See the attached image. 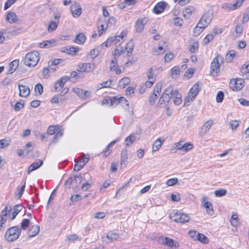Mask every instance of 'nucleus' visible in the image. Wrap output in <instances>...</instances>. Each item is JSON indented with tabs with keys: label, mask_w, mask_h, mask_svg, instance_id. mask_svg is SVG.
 Instances as JSON below:
<instances>
[{
	"label": "nucleus",
	"mask_w": 249,
	"mask_h": 249,
	"mask_svg": "<svg viewBox=\"0 0 249 249\" xmlns=\"http://www.w3.org/2000/svg\"><path fill=\"white\" fill-rule=\"evenodd\" d=\"M224 63V57L220 54L213 58L211 62L210 73L211 75L215 77L219 75L220 66Z\"/></svg>",
	"instance_id": "f257e3e1"
},
{
	"label": "nucleus",
	"mask_w": 249,
	"mask_h": 249,
	"mask_svg": "<svg viewBox=\"0 0 249 249\" xmlns=\"http://www.w3.org/2000/svg\"><path fill=\"white\" fill-rule=\"evenodd\" d=\"M39 53L37 51L28 53L24 59V63L29 67H35L39 60Z\"/></svg>",
	"instance_id": "f03ea898"
},
{
	"label": "nucleus",
	"mask_w": 249,
	"mask_h": 249,
	"mask_svg": "<svg viewBox=\"0 0 249 249\" xmlns=\"http://www.w3.org/2000/svg\"><path fill=\"white\" fill-rule=\"evenodd\" d=\"M21 232V229L19 228L18 226L11 227L5 233V239L8 242H13L18 238Z\"/></svg>",
	"instance_id": "7ed1b4c3"
},
{
	"label": "nucleus",
	"mask_w": 249,
	"mask_h": 249,
	"mask_svg": "<svg viewBox=\"0 0 249 249\" xmlns=\"http://www.w3.org/2000/svg\"><path fill=\"white\" fill-rule=\"evenodd\" d=\"M170 217L175 222L180 223L188 222L190 219L187 214L177 211L170 213Z\"/></svg>",
	"instance_id": "20e7f679"
},
{
	"label": "nucleus",
	"mask_w": 249,
	"mask_h": 249,
	"mask_svg": "<svg viewBox=\"0 0 249 249\" xmlns=\"http://www.w3.org/2000/svg\"><path fill=\"white\" fill-rule=\"evenodd\" d=\"M89 159V154L85 155L83 153L75 160L76 163L74 165V170L76 171L80 170L88 162Z\"/></svg>",
	"instance_id": "39448f33"
},
{
	"label": "nucleus",
	"mask_w": 249,
	"mask_h": 249,
	"mask_svg": "<svg viewBox=\"0 0 249 249\" xmlns=\"http://www.w3.org/2000/svg\"><path fill=\"white\" fill-rule=\"evenodd\" d=\"M200 90V88L199 87V83L197 82L190 89L188 93V97H186L185 99L184 105H185L187 103H189L190 102V99L191 101H193L194 99Z\"/></svg>",
	"instance_id": "423d86ee"
},
{
	"label": "nucleus",
	"mask_w": 249,
	"mask_h": 249,
	"mask_svg": "<svg viewBox=\"0 0 249 249\" xmlns=\"http://www.w3.org/2000/svg\"><path fill=\"white\" fill-rule=\"evenodd\" d=\"M95 68L94 63H85L78 65L77 71L80 72H89L93 71Z\"/></svg>",
	"instance_id": "0eeeda50"
},
{
	"label": "nucleus",
	"mask_w": 249,
	"mask_h": 249,
	"mask_svg": "<svg viewBox=\"0 0 249 249\" xmlns=\"http://www.w3.org/2000/svg\"><path fill=\"white\" fill-rule=\"evenodd\" d=\"M163 245H166L170 248H178L179 247L178 243L169 237H162L160 239Z\"/></svg>",
	"instance_id": "6e6552de"
},
{
	"label": "nucleus",
	"mask_w": 249,
	"mask_h": 249,
	"mask_svg": "<svg viewBox=\"0 0 249 249\" xmlns=\"http://www.w3.org/2000/svg\"><path fill=\"white\" fill-rule=\"evenodd\" d=\"M70 80L68 76H65L61 77L55 83L54 88L56 92L60 91L63 88L65 83Z\"/></svg>",
	"instance_id": "1a4fd4ad"
},
{
	"label": "nucleus",
	"mask_w": 249,
	"mask_h": 249,
	"mask_svg": "<svg viewBox=\"0 0 249 249\" xmlns=\"http://www.w3.org/2000/svg\"><path fill=\"white\" fill-rule=\"evenodd\" d=\"M244 81L242 79H236L231 80L230 85L233 90L236 91L242 89L244 86Z\"/></svg>",
	"instance_id": "9d476101"
},
{
	"label": "nucleus",
	"mask_w": 249,
	"mask_h": 249,
	"mask_svg": "<svg viewBox=\"0 0 249 249\" xmlns=\"http://www.w3.org/2000/svg\"><path fill=\"white\" fill-rule=\"evenodd\" d=\"M73 91L81 98L86 100L90 96V92L87 90H84L83 89L76 88L73 89Z\"/></svg>",
	"instance_id": "9b49d317"
},
{
	"label": "nucleus",
	"mask_w": 249,
	"mask_h": 249,
	"mask_svg": "<svg viewBox=\"0 0 249 249\" xmlns=\"http://www.w3.org/2000/svg\"><path fill=\"white\" fill-rule=\"evenodd\" d=\"M70 10L74 18L79 17L82 13V8L77 3L72 4L71 6Z\"/></svg>",
	"instance_id": "f8f14e48"
},
{
	"label": "nucleus",
	"mask_w": 249,
	"mask_h": 249,
	"mask_svg": "<svg viewBox=\"0 0 249 249\" xmlns=\"http://www.w3.org/2000/svg\"><path fill=\"white\" fill-rule=\"evenodd\" d=\"M167 3L163 1L157 3L154 7L153 12L156 14L161 13L165 9Z\"/></svg>",
	"instance_id": "ddd939ff"
},
{
	"label": "nucleus",
	"mask_w": 249,
	"mask_h": 249,
	"mask_svg": "<svg viewBox=\"0 0 249 249\" xmlns=\"http://www.w3.org/2000/svg\"><path fill=\"white\" fill-rule=\"evenodd\" d=\"M79 50L78 47L65 46L61 48V51L70 55H74Z\"/></svg>",
	"instance_id": "4468645a"
},
{
	"label": "nucleus",
	"mask_w": 249,
	"mask_h": 249,
	"mask_svg": "<svg viewBox=\"0 0 249 249\" xmlns=\"http://www.w3.org/2000/svg\"><path fill=\"white\" fill-rule=\"evenodd\" d=\"M18 87L19 90V95L20 96L22 97H27L29 95L30 93V90L28 86L22 84H19Z\"/></svg>",
	"instance_id": "2eb2a0df"
},
{
	"label": "nucleus",
	"mask_w": 249,
	"mask_h": 249,
	"mask_svg": "<svg viewBox=\"0 0 249 249\" xmlns=\"http://www.w3.org/2000/svg\"><path fill=\"white\" fill-rule=\"evenodd\" d=\"M144 20V18H139L136 21L135 23V30L137 33H141L143 31L145 24Z\"/></svg>",
	"instance_id": "dca6fc26"
},
{
	"label": "nucleus",
	"mask_w": 249,
	"mask_h": 249,
	"mask_svg": "<svg viewBox=\"0 0 249 249\" xmlns=\"http://www.w3.org/2000/svg\"><path fill=\"white\" fill-rule=\"evenodd\" d=\"M127 152L126 148H123L121 152V165L122 167H126L128 163L127 161Z\"/></svg>",
	"instance_id": "f3484780"
},
{
	"label": "nucleus",
	"mask_w": 249,
	"mask_h": 249,
	"mask_svg": "<svg viewBox=\"0 0 249 249\" xmlns=\"http://www.w3.org/2000/svg\"><path fill=\"white\" fill-rule=\"evenodd\" d=\"M67 184H69V188H74L79 185L74 176H70L68 179L65 181L64 185Z\"/></svg>",
	"instance_id": "a211bd4d"
},
{
	"label": "nucleus",
	"mask_w": 249,
	"mask_h": 249,
	"mask_svg": "<svg viewBox=\"0 0 249 249\" xmlns=\"http://www.w3.org/2000/svg\"><path fill=\"white\" fill-rule=\"evenodd\" d=\"M43 163V161L41 160H39L38 161H36L32 163L29 167L28 169V174H29L30 173L38 168H39Z\"/></svg>",
	"instance_id": "6ab92c4d"
},
{
	"label": "nucleus",
	"mask_w": 249,
	"mask_h": 249,
	"mask_svg": "<svg viewBox=\"0 0 249 249\" xmlns=\"http://www.w3.org/2000/svg\"><path fill=\"white\" fill-rule=\"evenodd\" d=\"M19 65V60L15 59L9 63V69L8 71L7 74L13 73L18 68Z\"/></svg>",
	"instance_id": "aec40b11"
},
{
	"label": "nucleus",
	"mask_w": 249,
	"mask_h": 249,
	"mask_svg": "<svg viewBox=\"0 0 249 249\" xmlns=\"http://www.w3.org/2000/svg\"><path fill=\"white\" fill-rule=\"evenodd\" d=\"M240 72L245 76V78L249 79V62H247L243 65L240 69Z\"/></svg>",
	"instance_id": "412c9836"
},
{
	"label": "nucleus",
	"mask_w": 249,
	"mask_h": 249,
	"mask_svg": "<svg viewBox=\"0 0 249 249\" xmlns=\"http://www.w3.org/2000/svg\"><path fill=\"white\" fill-rule=\"evenodd\" d=\"M23 208L21 204H17L13 207V212L12 213V216L10 218L11 220H13L17 215V214L22 210Z\"/></svg>",
	"instance_id": "4be33fe9"
},
{
	"label": "nucleus",
	"mask_w": 249,
	"mask_h": 249,
	"mask_svg": "<svg viewBox=\"0 0 249 249\" xmlns=\"http://www.w3.org/2000/svg\"><path fill=\"white\" fill-rule=\"evenodd\" d=\"M39 231V227L37 225L32 226L28 231V235L30 237H34L37 235Z\"/></svg>",
	"instance_id": "5701e85b"
},
{
	"label": "nucleus",
	"mask_w": 249,
	"mask_h": 249,
	"mask_svg": "<svg viewBox=\"0 0 249 249\" xmlns=\"http://www.w3.org/2000/svg\"><path fill=\"white\" fill-rule=\"evenodd\" d=\"M203 206L206 209V213L209 215H212L214 213L212 203L211 202H205Z\"/></svg>",
	"instance_id": "b1692460"
},
{
	"label": "nucleus",
	"mask_w": 249,
	"mask_h": 249,
	"mask_svg": "<svg viewBox=\"0 0 249 249\" xmlns=\"http://www.w3.org/2000/svg\"><path fill=\"white\" fill-rule=\"evenodd\" d=\"M172 97L170 95H167V94L162 93L159 99V102L161 105L163 104L166 105L168 104Z\"/></svg>",
	"instance_id": "393cba45"
},
{
	"label": "nucleus",
	"mask_w": 249,
	"mask_h": 249,
	"mask_svg": "<svg viewBox=\"0 0 249 249\" xmlns=\"http://www.w3.org/2000/svg\"><path fill=\"white\" fill-rule=\"evenodd\" d=\"M130 82V79L128 77L122 78L119 82L118 86L121 89H124Z\"/></svg>",
	"instance_id": "a878e982"
},
{
	"label": "nucleus",
	"mask_w": 249,
	"mask_h": 249,
	"mask_svg": "<svg viewBox=\"0 0 249 249\" xmlns=\"http://www.w3.org/2000/svg\"><path fill=\"white\" fill-rule=\"evenodd\" d=\"M164 141V140L160 138H158L156 141H155L154 143L153 144L152 146V151L153 152H156L158 151L160 148L161 147L162 142Z\"/></svg>",
	"instance_id": "bb28decb"
},
{
	"label": "nucleus",
	"mask_w": 249,
	"mask_h": 249,
	"mask_svg": "<svg viewBox=\"0 0 249 249\" xmlns=\"http://www.w3.org/2000/svg\"><path fill=\"white\" fill-rule=\"evenodd\" d=\"M136 139V135L134 133L131 134L129 136L125 139L124 144L126 146H130L135 141Z\"/></svg>",
	"instance_id": "cd10ccee"
},
{
	"label": "nucleus",
	"mask_w": 249,
	"mask_h": 249,
	"mask_svg": "<svg viewBox=\"0 0 249 249\" xmlns=\"http://www.w3.org/2000/svg\"><path fill=\"white\" fill-rule=\"evenodd\" d=\"M213 124V122L212 120L208 121L202 126L201 130L200 133H203V134L207 133L210 129V127H211L212 125Z\"/></svg>",
	"instance_id": "c85d7f7f"
},
{
	"label": "nucleus",
	"mask_w": 249,
	"mask_h": 249,
	"mask_svg": "<svg viewBox=\"0 0 249 249\" xmlns=\"http://www.w3.org/2000/svg\"><path fill=\"white\" fill-rule=\"evenodd\" d=\"M86 39V36L83 33H79L76 36L74 42L78 44H83L85 42Z\"/></svg>",
	"instance_id": "c756f323"
},
{
	"label": "nucleus",
	"mask_w": 249,
	"mask_h": 249,
	"mask_svg": "<svg viewBox=\"0 0 249 249\" xmlns=\"http://www.w3.org/2000/svg\"><path fill=\"white\" fill-rule=\"evenodd\" d=\"M55 42V40L54 39H51L50 40H46L43 42L40 43V48H50L53 46Z\"/></svg>",
	"instance_id": "7c9ffc66"
},
{
	"label": "nucleus",
	"mask_w": 249,
	"mask_h": 249,
	"mask_svg": "<svg viewBox=\"0 0 249 249\" xmlns=\"http://www.w3.org/2000/svg\"><path fill=\"white\" fill-rule=\"evenodd\" d=\"M17 15L13 12H10L7 14L6 20L10 23H12L16 22L17 21Z\"/></svg>",
	"instance_id": "2f4dec72"
},
{
	"label": "nucleus",
	"mask_w": 249,
	"mask_h": 249,
	"mask_svg": "<svg viewBox=\"0 0 249 249\" xmlns=\"http://www.w3.org/2000/svg\"><path fill=\"white\" fill-rule=\"evenodd\" d=\"M235 52L234 50H230L227 53L225 56V60L227 63H230L235 56Z\"/></svg>",
	"instance_id": "473e14b6"
},
{
	"label": "nucleus",
	"mask_w": 249,
	"mask_h": 249,
	"mask_svg": "<svg viewBox=\"0 0 249 249\" xmlns=\"http://www.w3.org/2000/svg\"><path fill=\"white\" fill-rule=\"evenodd\" d=\"M196 240L203 244H208L209 243L208 238L205 235L200 233H198Z\"/></svg>",
	"instance_id": "72a5a7b5"
},
{
	"label": "nucleus",
	"mask_w": 249,
	"mask_h": 249,
	"mask_svg": "<svg viewBox=\"0 0 249 249\" xmlns=\"http://www.w3.org/2000/svg\"><path fill=\"white\" fill-rule=\"evenodd\" d=\"M107 238L109 239L111 242L116 240L119 237L118 234L113 232L112 231H109L107 235Z\"/></svg>",
	"instance_id": "f704fd0d"
},
{
	"label": "nucleus",
	"mask_w": 249,
	"mask_h": 249,
	"mask_svg": "<svg viewBox=\"0 0 249 249\" xmlns=\"http://www.w3.org/2000/svg\"><path fill=\"white\" fill-rule=\"evenodd\" d=\"M194 10V9L193 7H190L185 8L184 11H183V15L184 17L186 19L189 18L190 17Z\"/></svg>",
	"instance_id": "c9c22d12"
},
{
	"label": "nucleus",
	"mask_w": 249,
	"mask_h": 249,
	"mask_svg": "<svg viewBox=\"0 0 249 249\" xmlns=\"http://www.w3.org/2000/svg\"><path fill=\"white\" fill-rule=\"evenodd\" d=\"M173 97L175 98L174 100V102L175 105H179L182 103L181 95L177 90H175V95H174Z\"/></svg>",
	"instance_id": "e433bc0d"
},
{
	"label": "nucleus",
	"mask_w": 249,
	"mask_h": 249,
	"mask_svg": "<svg viewBox=\"0 0 249 249\" xmlns=\"http://www.w3.org/2000/svg\"><path fill=\"white\" fill-rule=\"evenodd\" d=\"M179 68L178 66H174L171 70L172 76L173 78H176L179 74Z\"/></svg>",
	"instance_id": "4c0bfd02"
},
{
	"label": "nucleus",
	"mask_w": 249,
	"mask_h": 249,
	"mask_svg": "<svg viewBox=\"0 0 249 249\" xmlns=\"http://www.w3.org/2000/svg\"><path fill=\"white\" fill-rule=\"evenodd\" d=\"M25 184L26 182L25 181H24L23 185H22L21 187L19 189H18V193L15 195V198H16L17 199H20L21 198L25 190Z\"/></svg>",
	"instance_id": "58836bf2"
},
{
	"label": "nucleus",
	"mask_w": 249,
	"mask_h": 249,
	"mask_svg": "<svg viewBox=\"0 0 249 249\" xmlns=\"http://www.w3.org/2000/svg\"><path fill=\"white\" fill-rule=\"evenodd\" d=\"M201 18L209 24L212 20L213 16L212 14L208 12L205 13Z\"/></svg>",
	"instance_id": "ea45409f"
},
{
	"label": "nucleus",
	"mask_w": 249,
	"mask_h": 249,
	"mask_svg": "<svg viewBox=\"0 0 249 249\" xmlns=\"http://www.w3.org/2000/svg\"><path fill=\"white\" fill-rule=\"evenodd\" d=\"M58 21H51L49 25L48 30L49 32L54 31L57 27Z\"/></svg>",
	"instance_id": "a19ab883"
},
{
	"label": "nucleus",
	"mask_w": 249,
	"mask_h": 249,
	"mask_svg": "<svg viewBox=\"0 0 249 249\" xmlns=\"http://www.w3.org/2000/svg\"><path fill=\"white\" fill-rule=\"evenodd\" d=\"M81 199V196L79 195L72 196L70 198V205L75 204L78 200Z\"/></svg>",
	"instance_id": "79ce46f5"
},
{
	"label": "nucleus",
	"mask_w": 249,
	"mask_h": 249,
	"mask_svg": "<svg viewBox=\"0 0 249 249\" xmlns=\"http://www.w3.org/2000/svg\"><path fill=\"white\" fill-rule=\"evenodd\" d=\"M119 141V139L118 138L116 140H114V141H112L111 142H110L106 147V151H105V156L106 157H107L108 156V155L110 154V150H109V147L110 146L114 145L115 143H116L117 142H118V141Z\"/></svg>",
	"instance_id": "37998d69"
},
{
	"label": "nucleus",
	"mask_w": 249,
	"mask_h": 249,
	"mask_svg": "<svg viewBox=\"0 0 249 249\" xmlns=\"http://www.w3.org/2000/svg\"><path fill=\"white\" fill-rule=\"evenodd\" d=\"M193 144L190 142H186L183 144L182 145V149L181 150L188 152L189 150L192 149L193 148Z\"/></svg>",
	"instance_id": "c03bdc74"
},
{
	"label": "nucleus",
	"mask_w": 249,
	"mask_h": 249,
	"mask_svg": "<svg viewBox=\"0 0 249 249\" xmlns=\"http://www.w3.org/2000/svg\"><path fill=\"white\" fill-rule=\"evenodd\" d=\"M227 190L226 189H221L215 190L214 192L215 196L217 197H222L224 196L227 194Z\"/></svg>",
	"instance_id": "a18cd8bd"
},
{
	"label": "nucleus",
	"mask_w": 249,
	"mask_h": 249,
	"mask_svg": "<svg viewBox=\"0 0 249 249\" xmlns=\"http://www.w3.org/2000/svg\"><path fill=\"white\" fill-rule=\"evenodd\" d=\"M162 93L167 94V95L173 96L175 95V90H174L173 87L169 86L164 90Z\"/></svg>",
	"instance_id": "49530a36"
},
{
	"label": "nucleus",
	"mask_w": 249,
	"mask_h": 249,
	"mask_svg": "<svg viewBox=\"0 0 249 249\" xmlns=\"http://www.w3.org/2000/svg\"><path fill=\"white\" fill-rule=\"evenodd\" d=\"M63 59L58 58V59H54L53 60H50L49 62V66H53L57 65L61 62H63Z\"/></svg>",
	"instance_id": "de8ad7c7"
},
{
	"label": "nucleus",
	"mask_w": 249,
	"mask_h": 249,
	"mask_svg": "<svg viewBox=\"0 0 249 249\" xmlns=\"http://www.w3.org/2000/svg\"><path fill=\"white\" fill-rule=\"evenodd\" d=\"M112 43H114V41L113 36H111L108 38L107 40L102 44V46L103 47L106 46V47H108L110 46Z\"/></svg>",
	"instance_id": "09e8293b"
},
{
	"label": "nucleus",
	"mask_w": 249,
	"mask_h": 249,
	"mask_svg": "<svg viewBox=\"0 0 249 249\" xmlns=\"http://www.w3.org/2000/svg\"><path fill=\"white\" fill-rule=\"evenodd\" d=\"M214 36L213 34H208L204 38L203 40V44L204 45H206L209 43L211 40L213 39Z\"/></svg>",
	"instance_id": "8fccbe9b"
},
{
	"label": "nucleus",
	"mask_w": 249,
	"mask_h": 249,
	"mask_svg": "<svg viewBox=\"0 0 249 249\" xmlns=\"http://www.w3.org/2000/svg\"><path fill=\"white\" fill-rule=\"evenodd\" d=\"M238 220L239 218L238 217V215L237 214H232L231 218V225L235 226L237 224Z\"/></svg>",
	"instance_id": "3c124183"
},
{
	"label": "nucleus",
	"mask_w": 249,
	"mask_h": 249,
	"mask_svg": "<svg viewBox=\"0 0 249 249\" xmlns=\"http://www.w3.org/2000/svg\"><path fill=\"white\" fill-rule=\"evenodd\" d=\"M35 91L36 93L38 92L39 95L42 94L43 92L42 85L40 83L37 84L35 87Z\"/></svg>",
	"instance_id": "603ef678"
},
{
	"label": "nucleus",
	"mask_w": 249,
	"mask_h": 249,
	"mask_svg": "<svg viewBox=\"0 0 249 249\" xmlns=\"http://www.w3.org/2000/svg\"><path fill=\"white\" fill-rule=\"evenodd\" d=\"M30 224V220L28 219H24L21 223V228L23 230H25L29 226Z\"/></svg>",
	"instance_id": "864d4df0"
},
{
	"label": "nucleus",
	"mask_w": 249,
	"mask_h": 249,
	"mask_svg": "<svg viewBox=\"0 0 249 249\" xmlns=\"http://www.w3.org/2000/svg\"><path fill=\"white\" fill-rule=\"evenodd\" d=\"M224 97V92L222 91L218 92L216 95V100L217 102L221 103L223 101Z\"/></svg>",
	"instance_id": "5fc2aeb1"
},
{
	"label": "nucleus",
	"mask_w": 249,
	"mask_h": 249,
	"mask_svg": "<svg viewBox=\"0 0 249 249\" xmlns=\"http://www.w3.org/2000/svg\"><path fill=\"white\" fill-rule=\"evenodd\" d=\"M11 210L10 206H6L4 209L1 211L0 216L6 217L10 213Z\"/></svg>",
	"instance_id": "6e6d98bb"
},
{
	"label": "nucleus",
	"mask_w": 249,
	"mask_h": 249,
	"mask_svg": "<svg viewBox=\"0 0 249 249\" xmlns=\"http://www.w3.org/2000/svg\"><path fill=\"white\" fill-rule=\"evenodd\" d=\"M197 24L198 27L200 26V27L203 29L207 27L209 25V24L207 22V21H206V20H205L204 19H202V18H201Z\"/></svg>",
	"instance_id": "4d7b16f0"
},
{
	"label": "nucleus",
	"mask_w": 249,
	"mask_h": 249,
	"mask_svg": "<svg viewBox=\"0 0 249 249\" xmlns=\"http://www.w3.org/2000/svg\"><path fill=\"white\" fill-rule=\"evenodd\" d=\"M24 107V104L22 100H20L17 102L15 106L14 109L16 111H18L20 110L21 108Z\"/></svg>",
	"instance_id": "13d9d810"
},
{
	"label": "nucleus",
	"mask_w": 249,
	"mask_h": 249,
	"mask_svg": "<svg viewBox=\"0 0 249 249\" xmlns=\"http://www.w3.org/2000/svg\"><path fill=\"white\" fill-rule=\"evenodd\" d=\"M202 29L203 28L200 27V26L198 27V25H197L196 27L194 28L193 36H198L202 33Z\"/></svg>",
	"instance_id": "bf43d9fd"
},
{
	"label": "nucleus",
	"mask_w": 249,
	"mask_h": 249,
	"mask_svg": "<svg viewBox=\"0 0 249 249\" xmlns=\"http://www.w3.org/2000/svg\"><path fill=\"white\" fill-rule=\"evenodd\" d=\"M55 127L56 126L54 125H50L47 129V134L50 135L54 134L55 133V131L57 130V129H56Z\"/></svg>",
	"instance_id": "052dcab7"
},
{
	"label": "nucleus",
	"mask_w": 249,
	"mask_h": 249,
	"mask_svg": "<svg viewBox=\"0 0 249 249\" xmlns=\"http://www.w3.org/2000/svg\"><path fill=\"white\" fill-rule=\"evenodd\" d=\"M157 98V94L153 92V93L151 95L149 99V101L151 105H154L155 104V100Z\"/></svg>",
	"instance_id": "680f3d73"
},
{
	"label": "nucleus",
	"mask_w": 249,
	"mask_h": 249,
	"mask_svg": "<svg viewBox=\"0 0 249 249\" xmlns=\"http://www.w3.org/2000/svg\"><path fill=\"white\" fill-rule=\"evenodd\" d=\"M111 106L116 107L117 105L120 104V97L114 96L111 97Z\"/></svg>",
	"instance_id": "e2e57ef3"
},
{
	"label": "nucleus",
	"mask_w": 249,
	"mask_h": 249,
	"mask_svg": "<svg viewBox=\"0 0 249 249\" xmlns=\"http://www.w3.org/2000/svg\"><path fill=\"white\" fill-rule=\"evenodd\" d=\"M16 0H7L4 4V10H6L8 9L12 5L16 2Z\"/></svg>",
	"instance_id": "0e129e2a"
},
{
	"label": "nucleus",
	"mask_w": 249,
	"mask_h": 249,
	"mask_svg": "<svg viewBox=\"0 0 249 249\" xmlns=\"http://www.w3.org/2000/svg\"><path fill=\"white\" fill-rule=\"evenodd\" d=\"M162 84L158 83L154 87L153 93H159L161 90Z\"/></svg>",
	"instance_id": "69168bd1"
},
{
	"label": "nucleus",
	"mask_w": 249,
	"mask_h": 249,
	"mask_svg": "<svg viewBox=\"0 0 249 249\" xmlns=\"http://www.w3.org/2000/svg\"><path fill=\"white\" fill-rule=\"evenodd\" d=\"M99 52L96 49H92L89 52V55L92 58H95L99 54Z\"/></svg>",
	"instance_id": "338daca9"
},
{
	"label": "nucleus",
	"mask_w": 249,
	"mask_h": 249,
	"mask_svg": "<svg viewBox=\"0 0 249 249\" xmlns=\"http://www.w3.org/2000/svg\"><path fill=\"white\" fill-rule=\"evenodd\" d=\"M178 180L177 178L169 179L166 182V184L169 186L174 185L177 183Z\"/></svg>",
	"instance_id": "774afa93"
}]
</instances>
